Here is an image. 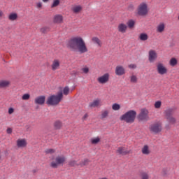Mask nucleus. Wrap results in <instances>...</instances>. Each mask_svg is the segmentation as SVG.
Masks as SVG:
<instances>
[{"label": "nucleus", "mask_w": 179, "mask_h": 179, "mask_svg": "<svg viewBox=\"0 0 179 179\" xmlns=\"http://www.w3.org/2000/svg\"><path fill=\"white\" fill-rule=\"evenodd\" d=\"M66 46L71 51L80 52V54H85L89 51L87 46H86V43L80 36L71 38L68 41Z\"/></svg>", "instance_id": "obj_1"}, {"label": "nucleus", "mask_w": 179, "mask_h": 179, "mask_svg": "<svg viewBox=\"0 0 179 179\" xmlns=\"http://www.w3.org/2000/svg\"><path fill=\"white\" fill-rule=\"evenodd\" d=\"M136 118V111L134 110H129L120 116V121H124L127 124H133Z\"/></svg>", "instance_id": "obj_2"}, {"label": "nucleus", "mask_w": 179, "mask_h": 179, "mask_svg": "<svg viewBox=\"0 0 179 179\" xmlns=\"http://www.w3.org/2000/svg\"><path fill=\"white\" fill-rule=\"evenodd\" d=\"M64 98L62 92H59L57 95H52L49 96L46 101L48 106H58L61 103V100Z\"/></svg>", "instance_id": "obj_3"}, {"label": "nucleus", "mask_w": 179, "mask_h": 179, "mask_svg": "<svg viewBox=\"0 0 179 179\" xmlns=\"http://www.w3.org/2000/svg\"><path fill=\"white\" fill-rule=\"evenodd\" d=\"M163 115L166 121H168V122L171 125H174V124L177 122V119L173 117L174 115V108H167L164 110Z\"/></svg>", "instance_id": "obj_4"}, {"label": "nucleus", "mask_w": 179, "mask_h": 179, "mask_svg": "<svg viewBox=\"0 0 179 179\" xmlns=\"http://www.w3.org/2000/svg\"><path fill=\"white\" fill-rule=\"evenodd\" d=\"M136 13L137 16H148L149 15V6L146 2L141 3L136 10Z\"/></svg>", "instance_id": "obj_5"}, {"label": "nucleus", "mask_w": 179, "mask_h": 179, "mask_svg": "<svg viewBox=\"0 0 179 179\" xmlns=\"http://www.w3.org/2000/svg\"><path fill=\"white\" fill-rule=\"evenodd\" d=\"M66 162V157L64 155H58L50 163V167L58 169L59 166H62Z\"/></svg>", "instance_id": "obj_6"}, {"label": "nucleus", "mask_w": 179, "mask_h": 179, "mask_svg": "<svg viewBox=\"0 0 179 179\" xmlns=\"http://www.w3.org/2000/svg\"><path fill=\"white\" fill-rule=\"evenodd\" d=\"M157 72L159 75L163 76L164 75H167L169 69H167V67H166L164 64L159 62L157 64Z\"/></svg>", "instance_id": "obj_7"}, {"label": "nucleus", "mask_w": 179, "mask_h": 179, "mask_svg": "<svg viewBox=\"0 0 179 179\" xmlns=\"http://www.w3.org/2000/svg\"><path fill=\"white\" fill-rule=\"evenodd\" d=\"M149 129L152 134H159L162 132V123L159 122H155L154 124H152Z\"/></svg>", "instance_id": "obj_8"}, {"label": "nucleus", "mask_w": 179, "mask_h": 179, "mask_svg": "<svg viewBox=\"0 0 179 179\" xmlns=\"http://www.w3.org/2000/svg\"><path fill=\"white\" fill-rule=\"evenodd\" d=\"M139 121H148L149 120V110L145 108L141 110L139 115H138Z\"/></svg>", "instance_id": "obj_9"}, {"label": "nucleus", "mask_w": 179, "mask_h": 179, "mask_svg": "<svg viewBox=\"0 0 179 179\" xmlns=\"http://www.w3.org/2000/svg\"><path fill=\"white\" fill-rule=\"evenodd\" d=\"M157 59V52L155 50H150L148 52V61L150 64H153Z\"/></svg>", "instance_id": "obj_10"}, {"label": "nucleus", "mask_w": 179, "mask_h": 179, "mask_svg": "<svg viewBox=\"0 0 179 179\" xmlns=\"http://www.w3.org/2000/svg\"><path fill=\"white\" fill-rule=\"evenodd\" d=\"M108 80H110V74L108 73H106L97 78V82L99 83L100 85H105Z\"/></svg>", "instance_id": "obj_11"}, {"label": "nucleus", "mask_w": 179, "mask_h": 179, "mask_svg": "<svg viewBox=\"0 0 179 179\" xmlns=\"http://www.w3.org/2000/svg\"><path fill=\"white\" fill-rule=\"evenodd\" d=\"M116 153L117 155H121L122 156H127V155H129L131 153V151L128 150L127 148L121 146L117 148Z\"/></svg>", "instance_id": "obj_12"}, {"label": "nucleus", "mask_w": 179, "mask_h": 179, "mask_svg": "<svg viewBox=\"0 0 179 179\" xmlns=\"http://www.w3.org/2000/svg\"><path fill=\"white\" fill-rule=\"evenodd\" d=\"M16 146L19 149H23L27 146V140L26 138H18L16 141Z\"/></svg>", "instance_id": "obj_13"}, {"label": "nucleus", "mask_w": 179, "mask_h": 179, "mask_svg": "<svg viewBox=\"0 0 179 179\" xmlns=\"http://www.w3.org/2000/svg\"><path fill=\"white\" fill-rule=\"evenodd\" d=\"M59 68H61V61L58 59H53L51 64L52 71H57Z\"/></svg>", "instance_id": "obj_14"}, {"label": "nucleus", "mask_w": 179, "mask_h": 179, "mask_svg": "<svg viewBox=\"0 0 179 179\" xmlns=\"http://www.w3.org/2000/svg\"><path fill=\"white\" fill-rule=\"evenodd\" d=\"M115 73L117 76H122V75H125V69L124 66L118 65L115 67Z\"/></svg>", "instance_id": "obj_15"}, {"label": "nucleus", "mask_w": 179, "mask_h": 179, "mask_svg": "<svg viewBox=\"0 0 179 179\" xmlns=\"http://www.w3.org/2000/svg\"><path fill=\"white\" fill-rule=\"evenodd\" d=\"M53 23L55 24H62L64 23V16L61 14H57L53 17Z\"/></svg>", "instance_id": "obj_16"}, {"label": "nucleus", "mask_w": 179, "mask_h": 179, "mask_svg": "<svg viewBox=\"0 0 179 179\" xmlns=\"http://www.w3.org/2000/svg\"><path fill=\"white\" fill-rule=\"evenodd\" d=\"M35 104H38V106H43L45 103V96L42 95L35 98L34 99Z\"/></svg>", "instance_id": "obj_17"}, {"label": "nucleus", "mask_w": 179, "mask_h": 179, "mask_svg": "<svg viewBox=\"0 0 179 179\" xmlns=\"http://www.w3.org/2000/svg\"><path fill=\"white\" fill-rule=\"evenodd\" d=\"M82 10H83V7L80 5H74L71 7V11L75 15H79Z\"/></svg>", "instance_id": "obj_18"}, {"label": "nucleus", "mask_w": 179, "mask_h": 179, "mask_svg": "<svg viewBox=\"0 0 179 179\" xmlns=\"http://www.w3.org/2000/svg\"><path fill=\"white\" fill-rule=\"evenodd\" d=\"M127 30L128 26L127 25V24L120 23L117 25V31H119V33H127Z\"/></svg>", "instance_id": "obj_19"}, {"label": "nucleus", "mask_w": 179, "mask_h": 179, "mask_svg": "<svg viewBox=\"0 0 179 179\" xmlns=\"http://www.w3.org/2000/svg\"><path fill=\"white\" fill-rule=\"evenodd\" d=\"M141 153L145 156L150 155V148L148 145H144L141 148Z\"/></svg>", "instance_id": "obj_20"}, {"label": "nucleus", "mask_w": 179, "mask_h": 179, "mask_svg": "<svg viewBox=\"0 0 179 179\" xmlns=\"http://www.w3.org/2000/svg\"><path fill=\"white\" fill-rule=\"evenodd\" d=\"M100 106H101V100L99 99L94 100L90 103V107H92V108L100 107Z\"/></svg>", "instance_id": "obj_21"}, {"label": "nucleus", "mask_w": 179, "mask_h": 179, "mask_svg": "<svg viewBox=\"0 0 179 179\" xmlns=\"http://www.w3.org/2000/svg\"><path fill=\"white\" fill-rule=\"evenodd\" d=\"M108 115H110V110H103L101 112L100 119L106 120V118H108Z\"/></svg>", "instance_id": "obj_22"}, {"label": "nucleus", "mask_w": 179, "mask_h": 179, "mask_svg": "<svg viewBox=\"0 0 179 179\" xmlns=\"http://www.w3.org/2000/svg\"><path fill=\"white\" fill-rule=\"evenodd\" d=\"M10 85V81L9 80H1L0 81V87L3 88V87H9V85Z\"/></svg>", "instance_id": "obj_23"}, {"label": "nucleus", "mask_w": 179, "mask_h": 179, "mask_svg": "<svg viewBox=\"0 0 179 179\" xmlns=\"http://www.w3.org/2000/svg\"><path fill=\"white\" fill-rule=\"evenodd\" d=\"M53 127L55 128V129H61V128H62V122H61L60 120H56L54 123H53Z\"/></svg>", "instance_id": "obj_24"}, {"label": "nucleus", "mask_w": 179, "mask_h": 179, "mask_svg": "<svg viewBox=\"0 0 179 179\" xmlns=\"http://www.w3.org/2000/svg\"><path fill=\"white\" fill-rule=\"evenodd\" d=\"M166 27V25H164V23L161 22L157 27V33H163L164 31V29Z\"/></svg>", "instance_id": "obj_25"}, {"label": "nucleus", "mask_w": 179, "mask_h": 179, "mask_svg": "<svg viewBox=\"0 0 179 179\" xmlns=\"http://www.w3.org/2000/svg\"><path fill=\"white\" fill-rule=\"evenodd\" d=\"M101 141V138L99 136L94 137L90 139L92 145H97L98 143H100Z\"/></svg>", "instance_id": "obj_26"}, {"label": "nucleus", "mask_w": 179, "mask_h": 179, "mask_svg": "<svg viewBox=\"0 0 179 179\" xmlns=\"http://www.w3.org/2000/svg\"><path fill=\"white\" fill-rule=\"evenodd\" d=\"M8 20L11 22H15V20H17V13H11L8 15Z\"/></svg>", "instance_id": "obj_27"}, {"label": "nucleus", "mask_w": 179, "mask_h": 179, "mask_svg": "<svg viewBox=\"0 0 179 179\" xmlns=\"http://www.w3.org/2000/svg\"><path fill=\"white\" fill-rule=\"evenodd\" d=\"M135 20L131 19V20H129L127 22V28L129 29H134V27H135Z\"/></svg>", "instance_id": "obj_28"}, {"label": "nucleus", "mask_w": 179, "mask_h": 179, "mask_svg": "<svg viewBox=\"0 0 179 179\" xmlns=\"http://www.w3.org/2000/svg\"><path fill=\"white\" fill-rule=\"evenodd\" d=\"M92 41L94 43V44H97L99 47H101V41H100L98 37H93L92 38Z\"/></svg>", "instance_id": "obj_29"}, {"label": "nucleus", "mask_w": 179, "mask_h": 179, "mask_svg": "<svg viewBox=\"0 0 179 179\" xmlns=\"http://www.w3.org/2000/svg\"><path fill=\"white\" fill-rule=\"evenodd\" d=\"M149 38V36H148L145 33H142L139 35V39L141 41H146V40H148Z\"/></svg>", "instance_id": "obj_30"}, {"label": "nucleus", "mask_w": 179, "mask_h": 179, "mask_svg": "<svg viewBox=\"0 0 179 179\" xmlns=\"http://www.w3.org/2000/svg\"><path fill=\"white\" fill-rule=\"evenodd\" d=\"M178 64V61H177V59L173 57L169 61V65L171 66H176Z\"/></svg>", "instance_id": "obj_31"}, {"label": "nucleus", "mask_w": 179, "mask_h": 179, "mask_svg": "<svg viewBox=\"0 0 179 179\" xmlns=\"http://www.w3.org/2000/svg\"><path fill=\"white\" fill-rule=\"evenodd\" d=\"M70 92H71V90H69V87L68 86L64 87L62 92V94L64 96H68V94H69Z\"/></svg>", "instance_id": "obj_32"}, {"label": "nucleus", "mask_w": 179, "mask_h": 179, "mask_svg": "<svg viewBox=\"0 0 179 179\" xmlns=\"http://www.w3.org/2000/svg\"><path fill=\"white\" fill-rule=\"evenodd\" d=\"M141 179H149L150 177L149 176V173L148 172H141L140 174Z\"/></svg>", "instance_id": "obj_33"}, {"label": "nucleus", "mask_w": 179, "mask_h": 179, "mask_svg": "<svg viewBox=\"0 0 179 179\" xmlns=\"http://www.w3.org/2000/svg\"><path fill=\"white\" fill-rule=\"evenodd\" d=\"M48 31H50L49 27H43L40 29V32L43 33V34L48 33Z\"/></svg>", "instance_id": "obj_34"}, {"label": "nucleus", "mask_w": 179, "mask_h": 179, "mask_svg": "<svg viewBox=\"0 0 179 179\" xmlns=\"http://www.w3.org/2000/svg\"><path fill=\"white\" fill-rule=\"evenodd\" d=\"M130 82L131 83H138V77L135 75H132L130 76Z\"/></svg>", "instance_id": "obj_35"}, {"label": "nucleus", "mask_w": 179, "mask_h": 179, "mask_svg": "<svg viewBox=\"0 0 179 179\" xmlns=\"http://www.w3.org/2000/svg\"><path fill=\"white\" fill-rule=\"evenodd\" d=\"M120 108H121V106L118 103H113L112 105V109L114 111H118V110H120Z\"/></svg>", "instance_id": "obj_36"}, {"label": "nucleus", "mask_w": 179, "mask_h": 179, "mask_svg": "<svg viewBox=\"0 0 179 179\" xmlns=\"http://www.w3.org/2000/svg\"><path fill=\"white\" fill-rule=\"evenodd\" d=\"M80 164H78V161L76 160H71L69 162V166L71 167H75V166H79Z\"/></svg>", "instance_id": "obj_37"}, {"label": "nucleus", "mask_w": 179, "mask_h": 179, "mask_svg": "<svg viewBox=\"0 0 179 179\" xmlns=\"http://www.w3.org/2000/svg\"><path fill=\"white\" fill-rule=\"evenodd\" d=\"M90 71V69L87 67V66H85L81 69V71L83 73H85V75H87Z\"/></svg>", "instance_id": "obj_38"}, {"label": "nucleus", "mask_w": 179, "mask_h": 179, "mask_svg": "<svg viewBox=\"0 0 179 179\" xmlns=\"http://www.w3.org/2000/svg\"><path fill=\"white\" fill-rule=\"evenodd\" d=\"M45 153H46V155H54V153H55V150L52 148L46 149Z\"/></svg>", "instance_id": "obj_39"}, {"label": "nucleus", "mask_w": 179, "mask_h": 179, "mask_svg": "<svg viewBox=\"0 0 179 179\" xmlns=\"http://www.w3.org/2000/svg\"><path fill=\"white\" fill-rule=\"evenodd\" d=\"M155 108L159 109L162 108V101H157L154 104Z\"/></svg>", "instance_id": "obj_40"}, {"label": "nucleus", "mask_w": 179, "mask_h": 179, "mask_svg": "<svg viewBox=\"0 0 179 179\" xmlns=\"http://www.w3.org/2000/svg\"><path fill=\"white\" fill-rule=\"evenodd\" d=\"M59 0H54L52 4L51 5V8H57L58 5H59Z\"/></svg>", "instance_id": "obj_41"}, {"label": "nucleus", "mask_w": 179, "mask_h": 179, "mask_svg": "<svg viewBox=\"0 0 179 179\" xmlns=\"http://www.w3.org/2000/svg\"><path fill=\"white\" fill-rule=\"evenodd\" d=\"M89 164V159H85L83 162H81L79 165L81 166H86Z\"/></svg>", "instance_id": "obj_42"}, {"label": "nucleus", "mask_w": 179, "mask_h": 179, "mask_svg": "<svg viewBox=\"0 0 179 179\" xmlns=\"http://www.w3.org/2000/svg\"><path fill=\"white\" fill-rule=\"evenodd\" d=\"M30 99V95L29 94H24L22 96V100H29Z\"/></svg>", "instance_id": "obj_43"}, {"label": "nucleus", "mask_w": 179, "mask_h": 179, "mask_svg": "<svg viewBox=\"0 0 179 179\" xmlns=\"http://www.w3.org/2000/svg\"><path fill=\"white\" fill-rule=\"evenodd\" d=\"M128 68H129V69H136L137 66L136 64H131L128 66Z\"/></svg>", "instance_id": "obj_44"}, {"label": "nucleus", "mask_w": 179, "mask_h": 179, "mask_svg": "<svg viewBox=\"0 0 179 179\" xmlns=\"http://www.w3.org/2000/svg\"><path fill=\"white\" fill-rule=\"evenodd\" d=\"M88 117H89V114L85 113V114L83 116L82 120H83V121H86V120H87Z\"/></svg>", "instance_id": "obj_45"}, {"label": "nucleus", "mask_w": 179, "mask_h": 179, "mask_svg": "<svg viewBox=\"0 0 179 179\" xmlns=\"http://www.w3.org/2000/svg\"><path fill=\"white\" fill-rule=\"evenodd\" d=\"M13 131V130L10 127L7 128V129H6V132H7V134H8V135H10Z\"/></svg>", "instance_id": "obj_46"}, {"label": "nucleus", "mask_w": 179, "mask_h": 179, "mask_svg": "<svg viewBox=\"0 0 179 179\" xmlns=\"http://www.w3.org/2000/svg\"><path fill=\"white\" fill-rule=\"evenodd\" d=\"M42 6L43 3L41 2L36 3V8H38V9H40V8H42Z\"/></svg>", "instance_id": "obj_47"}, {"label": "nucleus", "mask_w": 179, "mask_h": 179, "mask_svg": "<svg viewBox=\"0 0 179 179\" xmlns=\"http://www.w3.org/2000/svg\"><path fill=\"white\" fill-rule=\"evenodd\" d=\"M13 113H15V109H13V108H10L8 109V114H13Z\"/></svg>", "instance_id": "obj_48"}, {"label": "nucleus", "mask_w": 179, "mask_h": 179, "mask_svg": "<svg viewBox=\"0 0 179 179\" xmlns=\"http://www.w3.org/2000/svg\"><path fill=\"white\" fill-rule=\"evenodd\" d=\"M3 17V12L2 10H0V18Z\"/></svg>", "instance_id": "obj_49"}, {"label": "nucleus", "mask_w": 179, "mask_h": 179, "mask_svg": "<svg viewBox=\"0 0 179 179\" xmlns=\"http://www.w3.org/2000/svg\"><path fill=\"white\" fill-rule=\"evenodd\" d=\"M48 1H50V0H42V1L44 3H47V2H48Z\"/></svg>", "instance_id": "obj_50"}, {"label": "nucleus", "mask_w": 179, "mask_h": 179, "mask_svg": "<svg viewBox=\"0 0 179 179\" xmlns=\"http://www.w3.org/2000/svg\"><path fill=\"white\" fill-rule=\"evenodd\" d=\"M2 159V155H1V151H0V160Z\"/></svg>", "instance_id": "obj_51"}, {"label": "nucleus", "mask_w": 179, "mask_h": 179, "mask_svg": "<svg viewBox=\"0 0 179 179\" xmlns=\"http://www.w3.org/2000/svg\"><path fill=\"white\" fill-rule=\"evenodd\" d=\"M164 174H167V173L164 172Z\"/></svg>", "instance_id": "obj_52"}, {"label": "nucleus", "mask_w": 179, "mask_h": 179, "mask_svg": "<svg viewBox=\"0 0 179 179\" xmlns=\"http://www.w3.org/2000/svg\"><path fill=\"white\" fill-rule=\"evenodd\" d=\"M163 171H164V169L163 170Z\"/></svg>", "instance_id": "obj_53"}, {"label": "nucleus", "mask_w": 179, "mask_h": 179, "mask_svg": "<svg viewBox=\"0 0 179 179\" xmlns=\"http://www.w3.org/2000/svg\"><path fill=\"white\" fill-rule=\"evenodd\" d=\"M178 20H179V17H178Z\"/></svg>", "instance_id": "obj_54"}]
</instances>
